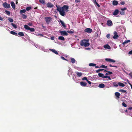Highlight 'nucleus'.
I'll return each mask as SVG.
<instances>
[{
	"mask_svg": "<svg viewBox=\"0 0 132 132\" xmlns=\"http://www.w3.org/2000/svg\"><path fill=\"white\" fill-rule=\"evenodd\" d=\"M69 6L66 5H64L61 7V12H60V14L63 16H64L65 15V11L66 12L68 11V9Z\"/></svg>",
	"mask_w": 132,
	"mask_h": 132,
	"instance_id": "nucleus-1",
	"label": "nucleus"
},
{
	"mask_svg": "<svg viewBox=\"0 0 132 132\" xmlns=\"http://www.w3.org/2000/svg\"><path fill=\"white\" fill-rule=\"evenodd\" d=\"M80 45L81 46L85 47L89 46L90 44L89 43V40L83 39L81 40L80 42Z\"/></svg>",
	"mask_w": 132,
	"mask_h": 132,
	"instance_id": "nucleus-2",
	"label": "nucleus"
},
{
	"mask_svg": "<svg viewBox=\"0 0 132 132\" xmlns=\"http://www.w3.org/2000/svg\"><path fill=\"white\" fill-rule=\"evenodd\" d=\"M45 20L48 24H49L51 21H52V19L50 17H45L44 18Z\"/></svg>",
	"mask_w": 132,
	"mask_h": 132,
	"instance_id": "nucleus-3",
	"label": "nucleus"
},
{
	"mask_svg": "<svg viewBox=\"0 0 132 132\" xmlns=\"http://www.w3.org/2000/svg\"><path fill=\"white\" fill-rule=\"evenodd\" d=\"M3 6L5 8H9L10 7V4H8L6 2H4L3 4Z\"/></svg>",
	"mask_w": 132,
	"mask_h": 132,
	"instance_id": "nucleus-4",
	"label": "nucleus"
},
{
	"mask_svg": "<svg viewBox=\"0 0 132 132\" xmlns=\"http://www.w3.org/2000/svg\"><path fill=\"white\" fill-rule=\"evenodd\" d=\"M59 33L61 34V35L62 36H67L68 35L67 32L65 31H62L61 30H59Z\"/></svg>",
	"mask_w": 132,
	"mask_h": 132,
	"instance_id": "nucleus-5",
	"label": "nucleus"
},
{
	"mask_svg": "<svg viewBox=\"0 0 132 132\" xmlns=\"http://www.w3.org/2000/svg\"><path fill=\"white\" fill-rule=\"evenodd\" d=\"M127 8L126 7H124V8H121L120 9L121 10V11L120 12V14L121 15H124L125 14V13L124 11L125 10H127Z\"/></svg>",
	"mask_w": 132,
	"mask_h": 132,
	"instance_id": "nucleus-6",
	"label": "nucleus"
},
{
	"mask_svg": "<svg viewBox=\"0 0 132 132\" xmlns=\"http://www.w3.org/2000/svg\"><path fill=\"white\" fill-rule=\"evenodd\" d=\"M105 60L106 61L109 62L114 63L116 62L115 60L110 58H106Z\"/></svg>",
	"mask_w": 132,
	"mask_h": 132,
	"instance_id": "nucleus-7",
	"label": "nucleus"
},
{
	"mask_svg": "<svg viewBox=\"0 0 132 132\" xmlns=\"http://www.w3.org/2000/svg\"><path fill=\"white\" fill-rule=\"evenodd\" d=\"M92 30L90 28H87L85 30V32H87V33H90L92 32Z\"/></svg>",
	"mask_w": 132,
	"mask_h": 132,
	"instance_id": "nucleus-8",
	"label": "nucleus"
},
{
	"mask_svg": "<svg viewBox=\"0 0 132 132\" xmlns=\"http://www.w3.org/2000/svg\"><path fill=\"white\" fill-rule=\"evenodd\" d=\"M114 36L113 37V38L115 39H118L119 37V36L118 35L117 32L116 31H114Z\"/></svg>",
	"mask_w": 132,
	"mask_h": 132,
	"instance_id": "nucleus-9",
	"label": "nucleus"
},
{
	"mask_svg": "<svg viewBox=\"0 0 132 132\" xmlns=\"http://www.w3.org/2000/svg\"><path fill=\"white\" fill-rule=\"evenodd\" d=\"M107 25L109 26H111L112 25V23L111 20L108 21L106 23Z\"/></svg>",
	"mask_w": 132,
	"mask_h": 132,
	"instance_id": "nucleus-10",
	"label": "nucleus"
},
{
	"mask_svg": "<svg viewBox=\"0 0 132 132\" xmlns=\"http://www.w3.org/2000/svg\"><path fill=\"white\" fill-rule=\"evenodd\" d=\"M59 22L61 23L62 26L64 28H65L66 27V26L65 24L64 23V22L63 21L61 20H60Z\"/></svg>",
	"mask_w": 132,
	"mask_h": 132,
	"instance_id": "nucleus-11",
	"label": "nucleus"
},
{
	"mask_svg": "<svg viewBox=\"0 0 132 132\" xmlns=\"http://www.w3.org/2000/svg\"><path fill=\"white\" fill-rule=\"evenodd\" d=\"M53 5L51 3L48 2L47 4V7L49 8L52 7H53Z\"/></svg>",
	"mask_w": 132,
	"mask_h": 132,
	"instance_id": "nucleus-12",
	"label": "nucleus"
},
{
	"mask_svg": "<svg viewBox=\"0 0 132 132\" xmlns=\"http://www.w3.org/2000/svg\"><path fill=\"white\" fill-rule=\"evenodd\" d=\"M118 1L116 0H114L112 2V4L114 6H116L118 4Z\"/></svg>",
	"mask_w": 132,
	"mask_h": 132,
	"instance_id": "nucleus-13",
	"label": "nucleus"
},
{
	"mask_svg": "<svg viewBox=\"0 0 132 132\" xmlns=\"http://www.w3.org/2000/svg\"><path fill=\"white\" fill-rule=\"evenodd\" d=\"M50 50L56 54H58L57 51H56L54 49H50Z\"/></svg>",
	"mask_w": 132,
	"mask_h": 132,
	"instance_id": "nucleus-14",
	"label": "nucleus"
},
{
	"mask_svg": "<svg viewBox=\"0 0 132 132\" xmlns=\"http://www.w3.org/2000/svg\"><path fill=\"white\" fill-rule=\"evenodd\" d=\"M104 47L106 49H110L111 48L110 46L108 44H106L104 46Z\"/></svg>",
	"mask_w": 132,
	"mask_h": 132,
	"instance_id": "nucleus-15",
	"label": "nucleus"
},
{
	"mask_svg": "<svg viewBox=\"0 0 132 132\" xmlns=\"http://www.w3.org/2000/svg\"><path fill=\"white\" fill-rule=\"evenodd\" d=\"M11 4L12 8L14 9L15 8V5L14 2H11Z\"/></svg>",
	"mask_w": 132,
	"mask_h": 132,
	"instance_id": "nucleus-16",
	"label": "nucleus"
},
{
	"mask_svg": "<svg viewBox=\"0 0 132 132\" xmlns=\"http://www.w3.org/2000/svg\"><path fill=\"white\" fill-rule=\"evenodd\" d=\"M70 62L73 64L74 63L75 61V60L73 58L71 57L70 59Z\"/></svg>",
	"mask_w": 132,
	"mask_h": 132,
	"instance_id": "nucleus-17",
	"label": "nucleus"
},
{
	"mask_svg": "<svg viewBox=\"0 0 132 132\" xmlns=\"http://www.w3.org/2000/svg\"><path fill=\"white\" fill-rule=\"evenodd\" d=\"M119 10L118 9L116 10L113 12V15H117L119 13Z\"/></svg>",
	"mask_w": 132,
	"mask_h": 132,
	"instance_id": "nucleus-18",
	"label": "nucleus"
},
{
	"mask_svg": "<svg viewBox=\"0 0 132 132\" xmlns=\"http://www.w3.org/2000/svg\"><path fill=\"white\" fill-rule=\"evenodd\" d=\"M80 84L81 86H86L87 85L86 83L83 81L81 82Z\"/></svg>",
	"mask_w": 132,
	"mask_h": 132,
	"instance_id": "nucleus-19",
	"label": "nucleus"
},
{
	"mask_svg": "<svg viewBox=\"0 0 132 132\" xmlns=\"http://www.w3.org/2000/svg\"><path fill=\"white\" fill-rule=\"evenodd\" d=\"M130 41L129 40H125L122 43V44L123 45H125L127 43L130 42Z\"/></svg>",
	"mask_w": 132,
	"mask_h": 132,
	"instance_id": "nucleus-20",
	"label": "nucleus"
},
{
	"mask_svg": "<svg viewBox=\"0 0 132 132\" xmlns=\"http://www.w3.org/2000/svg\"><path fill=\"white\" fill-rule=\"evenodd\" d=\"M58 39L64 41L65 40V38L64 37L62 36H60L58 37Z\"/></svg>",
	"mask_w": 132,
	"mask_h": 132,
	"instance_id": "nucleus-21",
	"label": "nucleus"
},
{
	"mask_svg": "<svg viewBox=\"0 0 132 132\" xmlns=\"http://www.w3.org/2000/svg\"><path fill=\"white\" fill-rule=\"evenodd\" d=\"M115 96L118 98H119V96L120 95V93L118 92H116L115 93Z\"/></svg>",
	"mask_w": 132,
	"mask_h": 132,
	"instance_id": "nucleus-22",
	"label": "nucleus"
},
{
	"mask_svg": "<svg viewBox=\"0 0 132 132\" xmlns=\"http://www.w3.org/2000/svg\"><path fill=\"white\" fill-rule=\"evenodd\" d=\"M98 87L100 88H103L105 87L104 84H101L98 86Z\"/></svg>",
	"mask_w": 132,
	"mask_h": 132,
	"instance_id": "nucleus-23",
	"label": "nucleus"
},
{
	"mask_svg": "<svg viewBox=\"0 0 132 132\" xmlns=\"http://www.w3.org/2000/svg\"><path fill=\"white\" fill-rule=\"evenodd\" d=\"M26 10L25 9L21 10L20 11V14H22L26 12Z\"/></svg>",
	"mask_w": 132,
	"mask_h": 132,
	"instance_id": "nucleus-24",
	"label": "nucleus"
},
{
	"mask_svg": "<svg viewBox=\"0 0 132 132\" xmlns=\"http://www.w3.org/2000/svg\"><path fill=\"white\" fill-rule=\"evenodd\" d=\"M56 6L57 8V11L59 12V13L60 14V12H61V7H59L58 6H57V5H56Z\"/></svg>",
	"mask_w": 132,
	"mask_h": 132,
	"instance_id": "nucleus-25",
	"label": "nucleus"
},
{
	"mask_svg": "<svg viewBox=\"0 0 132 132\" xmlns=\"http://www.w3.org/2000/svg\"><path fill=\"white\" fill-rule=\"evenodd\" d=\"M113 85L114 86L117 87L118 86V83H117L116 82H114L113 83Z\"/></svg>",
	"mask_w": 132,
	"mask_h": 132,
	"instance_id": "nucleus-26",
	"label": "nucleus"
},
{
	"mask_svg": "<svg viewBox=\"0 0 132 132\" xmlns=\"http://www.w3.org/2000/svg\"><path fill=\"white\" fill-rule=\"evenodd\" d=\"M118 85L120 86L124 87L125 86V85L123 83L119 82H118Z\"/></svg>",
	"mask_w": 132,
	"mask_h": 132,
	"instance_id": "nucleus-27",
	"label": "nucleus"
},
{
	"mask_svg": "<svg viewBox=\"0 0 132 132\" xmlns=\"http://www.w3.org/2000/svg\"><path fill=\"white\" fill-rule=\"evenodd\" d=\"M39 2L40 3L43 4H45V0H39Z\"/></svg>",
	"mask_w": 132,
	"mask_h": 132,
	"instance_id": "nucleus-28",
	"label": "nucleus"
},
{
	"mask_svg": "<svg viewBox=\"0 0 132 132\" xmlns=\"http://www.w3.org/2000/svg\"><path fill=\"white\" fill-rule=\"evenodd\" d=\"M76 74L77 76L79 77L81 76L82 75V73L79 72H77Z\"/></svg>",
	"mask_w": 132,
	"mask_h": 132,
	"instance_id": "nucleus-29",
	"label": "nucleus"
},
{
	"mask_svg": "<svg viewBox=\"0 0 132 132\" xmlns=\"http://www.w3.org/2000/svg\"><path fill=\"white\" fill-rule=\"evenodd\" d=\"M10 33L13 35H15V36H17V33H16L15 32L13 31H11L10 32Z\"/></svg>",
	"mask_w": 132,
	"mask_h": 132,
	"instance_id": "nucleus-30",
	"label": "nucleus"
},
{
	"mask_svg": "<svg viewBox=\"0 0 132 132\" xmlns=\"http://www.w3.org/2000/svg\"><path fill=\"white\" fill-rule=\"evenodd\" d=\"M96 64L93 63H90L89 64V66L90 67H95L96 66Z\"/></svg>",
	"mask_w": 132,
	"mask_h": 132,
	"instance_id": "nucleus-31",
	"label": "nucleus"
},
{
	"mask_svg": "<svg viewBox=\"0 0 132 132\" xmlns=\"http://www.w3.org/2000/svg\"><path fill=\"white\" fill-rule=\"evenodd\" d=\"M18 35L21 36H24V34L22 32H19L18 33Z\"/></svg>",
	"mask_w": 132,
	"mask_h": 132,
	"instance_id": "nucleus-32",
	"label": "nucleus"
},
{
	"mask_svg": "<svg viewBox=\"0 0 132 132\" xmlns=\"http://www.w3.org/2000/svg\"><path fill=\"white\" fill-rule=\"evenodd\" d=\"M108 78L109 79V80H111V78H110V76H104L103 77V78Z\"/></svg>",
	"mask_w": 132,
	"mask_h": 132,
	"instance_id": "nucleus-33",
	"label": "nucleus"
},
{
	"mask_svg": "<svg viewBox=\"0 0 132 132\" xmlns=\"http://www.w3.org/2000/svg\"><path fill=\"white\" fill-rule=\"evenodd\" d=\"M11 25L15 29H16L17 28V26L15 24L13 23H11Z\"/></svg>",
	"mask_w": 132,
	"mask_h": 132,
	"instance_id": "nucleus-34",
	"label": "nucleus"
},
{
	"mask_svg": "<svg viewBox=\"0 0 132 132\" xmlns=\"http://www.w3.org/2000/svg\"><path fill=\"white\" fill-rule=\"evenodd\" d=\"M98 75L100 77H102L103 78V77L104 76V75L102 73H99Z\"/></svg>",
	"mask_w": 132,
	"mask_h": 132,
	"instance_id": "nucleus-35",
	"label": "nucleus"
},
{
	"mask_svg": "<svg viewBox=\"0 0 132 132\" xmlns=\"http://www.w3.org/2000/svg\"><path fill=\"white\" fill-rule=\"evenodd\" d=\"M31 7H26V10H25L26 11H29L31 9Z\"/></svg>",
	"mask_w": 132,
	"mask_h": 132,
	"instance_id": "nucleus-36",
	"label": "nucleus"
},
{
	"mask_svg": "<svg viewBox=\"0 0 132 132\" xmlns=\"http://www.w3.org/2000/svg\"><path fill=\"white\" fill-rule=\"evenodd\" d=\"M24 28L27 30H29L30 27L27 25H25L24 26Z\"/></svg>",
	"mask_w": 132,
	"mask_h": 132,
	"instance_id": "nucleus-37",
	"label": "nucleus"
},
{
	"mask_svg": "<svg viewBox=\"0 0 132 132\" xmlns=\"http://www.w3.org/2000/svg\"><path fill=\"white\" fill-rule=\"evenodd\" d=\"M29 30L30 31L32 32H34L35 31V29L33 28H30V27Z\"/></svg>",
	"mask_w": 132,
	"mask_h": 132,
	"instance_id": "nucleus-38",
	"label": "nucleus"
},
{
	"mask_svg": "<svg viewBox=\"0 0 132 132\" xmlns=\"http://www.w3.org/2000/svg\"><path fill=\"white\" fill-rule=\"evenodd\" d=\"M22 18L23 19H26L27 18V16L26 15H25L24 14H22Z\"/></svg>",
	"mask_w": 132,
	"mask_h": 132,
	"instance_id": "nucleus-39",
	"label": "nucleus"
},
{
	"mask_svg": "<svg viewBox=\"0 0 132 132\" xmlns=\"http://www.w3.org/2000/svg\"><path fill=\"white\" fill-rule=\"evenodd\" d=\"M119 92H121L123 93H126V91L123 89H120L119 90Z\"/></svg>",
	"mask_w": 132,
	"mask_h": 132,
	"instance_id": "nucleus-40",
	"label": "nucleus"
},
{
	"mask_svg": "<svg viewBox=\"0 0 132 132\" xmlns=\"http://www.w3.org/2000/svg\"><path fill=\"white\" fill-rule=\"evenodd\" d=\"M9 21L11 22H13V19L12 18H10L8 19Z\"/></svg>",
	"mask_w": 132,
	"mask_h": 132,
	"instance_id": "nucleus-41",
	"label": "nucleus"
},
{
	"mask_svg": "<svg viewBox=\"0 0 132 132\" xmlns=\"http://www.w3.org/2000/svg\"><path fill=\"white\" fill-rule=\"evenodd\" d=\"M104 70V69H100L97 70L96 71V72L97 73H98L100 71L103 70Z\"/></svg>",
	"mask_w": 132,
	"mask_h": 132,
	"instance_id": "nucleus-42",
	"label": "nucleus"
},
{
	"mask_svg": "<svg viewBox=\"0 0 132 132\" xmlns=\"http://www.w3.org/2000/svg\"><path fill=\"white\" fill-rule=\"evenodd\" d=\"M122 105L124 107H127V105L125 102H123L122 103Z\"/></svg>",
	"mask_w": 132,
	"mask_h": 132,
	"instance_id": "nucleus-43",
	"label": "nucleus"
},
{
	"mask_svg": "<svg viewBox=\"0 0 132 132\" xmlns=\"http://www.w3.org/2000/svg\"><path fill=\"white\" fill-rule=\"evenodd\" d=\"M74 31H73L70 30L67 31V32L68 33L70 34H72L74 33Z\"/></svg>",
	"mask_w": 132,
	"mask_h": 132,
	"instance_id": "nucleus-44",
	"label": "nucleus"
},
{
	"mask_svg": "<svg viewBox=\"0 0 132 132\" xmlns=\"http://www.w3.org/2000/svg\"><path fill=\"white\" fill-rule=\"evenodd\" d=\"M5 12L8 15H9L10 14V12L8 11H5Z\"/></svg>",
	"mask_w": 132,
	"mask_h": 132,
	"instance_id": "nucleus-45",
	"label": "nucleus"
},
{
	"mask_svg": "<svg viewBox=\"0 0 132 132\" xmlns=\"http://www.w3.org/2000/svg\"><path fill=\"white\" fill-rule=\"evenodd\" d=\"M39 48L41 49L42 50H43V51H44V52H46V50L44 48V47H41V48H40V47H39Z\"/></svg>",
	"mask_w": 132,
	"mask_h": 132,
	"instance_id": "nucleus-46",
	"label": "nucleus"
},
{
	"mask_svg": "<svg viewBox=\"0 0 132 132\" xmlns=\"http://www.w3.org/2000/svg\"><path fill=\"white\" fill-rule=\"evenodd\" d=\"M61 58L64 60H66L67 61H69L68 60L66 59H65L64 57L63 56H61Z\"/></svg>",
	"mask_w": 132,
	"mask_h": 132,
	"instance_id": "nucleus-47",
	"label": "nucleus"
},
{
	"mask_svg": "<svg viewBox=\"0 0 132 132\" xmlns=\"http://www.w3.org/2000/svg\"><path fill=\"white\" fill-rule=\"evenodd\" d=\"M106 67H107V66H105L104 65H102L100 67V68H106Z\"/></svg>",
	"mask_w": 132,
	"mask_h": 132,
	"instance_id": "nucleus-48",
	"label": "nucleus"
},
{
	"mask_svg": "<svg viewBox=\"0 0 132 132\" xmlns=\"http://www.w3.org/2000/svg\"><path fill=\"white\" fill-rule=\"evenodd\" d=\"M82 80H86L87 81V78L86 77H84L82 78Z\"/></svg>",
	"mask_w": 132,
	"mask_h": 132,
	"instance_id": "nucleus-49",
	"label": "nucleus"
},
{
	"mask_svg": "<svg viewBox=\"0 0 132 132\" xmlns=\"http://www.w3.org/2000/svg\"><path fill=\"white\" fill-rule=\"evenodd\" d=\"M107 38H110V34H108L106 36Z\"/></svg>",
	"mask_w": 132,
	"mask_h": 132,
	"instance_id": "nucleus-50",
	"label": "nucleus"
},
{
	"mask_svg": "<svg viewBox=\"0 0 132 132\" xmlns=\"http://www.w3.org/2000/svg\"><path fill=\"white\" fill-rule=\"evenodd\" d=\"M120 4L121 5H123L125 4V3L124 2L122 1L120 2Z\"/></svg>",
	"mask_w": 132,
	"mask_h": 132,
	"instance_id": "nucleus-51",
	"label": "nucleus"
},
{
	"mask_svg": "<svg viewBox=\"0 0 132 132\" xmlns=\"http://www.w3.org/2000/svg\"><path fill=\"white\" fill-rule=\"evenodd\" d=\"M128 54L130 55H131L132 54V50L130 51L129 53Z\"/></svg>",
	"mask_w": 132,
	"mask_h": 132,
	"instance_id": "nucleus-52",
	"label": "nucleus"
},
{
	"mask_svg": "<svg viewBox=\"0 0 132 132\" xmlns=\"http://www.w3.org/2000/svg\"><path fill=\"white\" fill-rule=\"evenodd\" d=\"M50 39L52 40H54V37L53 36H52L51 37Z\"/></svg>",
	"mask_w": 132,
	"mask_h": 132,
	"instance_id": "nucleus-53",
	"label": "nucleus"
},
{
	"mask_svg": "<svg viewBox=\"0 0 132 132\" xmlns=\"http://www.w3.org/2000/svg\"><path fill=\"white\" fill-rule=\"evenodd\" d=\"M127 109L129 110H131L132 109V107H130L128 108Z\"/></svg>",
	"mask_w": 132,
	"mask_h": 132,
	"instance_id": "nucleus-54",
	"label": "nucleus"
},
{
	"mask_svg": "<svg viewBox=\"0 0 132 132\" xmlns=\"http://www.w3.org/2000/svg\"><path fill=\"white\" fill-rule=\"evenodd\" d=\"M108 75H110L112 73V72H110V71H108Z\"/></svg>",
	"mask_w": 132,
	"mask_h": 132,
	"instance_id": "nucleus-55",
	"label": "nucleus"
},
{
	"mask_svg": "<svg viewBox=\"0 0 132 132\" xmlns=\"http://www.w3.org/2000/svg\"><path fill=\"white\" fill-rule=\"evenodd\" d=\"M87 82L88 83L89 85L91 84V82L90 81H89L88 80H87Z\"/></svg>",
	"mask_w": 132,
	"mask_h": 132,
	"instance_id": "nucleus-56",
	"label": "nucleus"
},
{
	"mask_svg": "<svg viewBox=\"0 0 132 132\" xmlns=\"http://www.w3.org/2000/svg\"><path fill=\"white\" fill-rule=\"evenodd\" d=\"M28 24L29 26H31L32 25V23H28Z\"/></svg>",
	"mask_w": 132,
	"mask_h": 132,
	"instance_id": "nucleus-57",
	"label": "nucleus"
},
{
	"mask_svg": "<svg viewBox=\"0 0 132 132\" xmlns=\"http://www.w3.org/2000/svg\"><path fill=\"white\" fill-rule=\"evenodd\" d=\"M38 35H40V36H41L45 37V36H43V34H38Z\"/></svg>",
	"mask_w": 132,
	"mask_h": 132,
	"instance_id": "nucleus-58",
	"label": "nucleus"
},
{
	"mask_svg": "<svg viewBox=\"0 0 132 132\" xmlns=\"http://www.w3.org/2000/svg\"><path fill=\"white\" fill-rule=\"evenodd\" d=\"M34 45L35 46V47L36 48H38V45H37L36 44H34Z\"/></svg>",
	"mask_w": 132,
	"mask_h": 132,
	"instance_id": "nucleus-59",
	"label": "nucleus"
},
{
	"mask_svg": "<svg viewBox=\"0 0 132 132\" xmlns=\"http://www.w3.org/2000/svg\"><path fill=\"white\" fill-rule=\"evenodd\" d=\"M80 2V0H75V2Z\"/></svg>",
	"mask_w": 132,
	"mask_h": 132,
	"instance_id": "nucleus-60",
	"label": "nucleus"
},
{
	"mask_svg": "<svg viewBox=\"0 0 132 132\" xmlns=\"http://www.w3.org/2000/svg\"><path fill=\"white\" fill-rule=\"evenodd\" d=\"M3 20V19L0 16V20L2 21Z\"/></svg>",
	"mask_w": 132,
	"mask_h": 132,
	"instance_id": "nucleus-61",
	"label": "nucleus"
},
{
	"mask_svg": "<svg viewBox=\"0 0 132 132\" xmlns=\"http://www.w3.org/2000/svg\"><path fill=\"white\" fill-rule=\"evenodd\" d=\"M127 114H128V115H130V116H132V114H130L129 113H127Z\"/></svg>",
	"mask_w": 132,
	"mask_h": 132,
	"instance_id": "nucleus-62",
	"label": "nucleus"
},
{
	"mask_svg": "<svg viewBox=\"0 0 132 132\" xmlns=\"http://www.w3.org/2000/svg\"><path fill=\"white\" fill-rule=\"evenodd\" d=\"M94 3L96 5L97 4V3H98L96 1H95V2H94Z\"/></svg>",
	"mask_w": 132,
	"mask_h": 132,
	"instance_id": "nucleus-63",
	"label": "nucleus"
},
{
	"mask_svg": "<svg viewBox=\"0 0 132 132\" xmlns=\"http://www.w3.org/2000/svg\"><path fill=\"white\" fill-rule=\"evenodd\" d=\"M95 67L96 68H100V67H99L98 66H95Z\"/></svg>",
	"mask_w": 132,
	"mask_h": 132,
	"instance_id": "nucleus-64",
	"label": "nucleus"
}]
</instances>
